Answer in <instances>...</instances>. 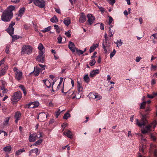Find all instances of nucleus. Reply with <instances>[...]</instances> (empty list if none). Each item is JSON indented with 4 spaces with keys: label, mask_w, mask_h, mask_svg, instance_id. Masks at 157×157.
Here are the masks:
<instances>
[{
    "label": "nucleus",
    "mask_w": 157,
    "mask_h": 157,
    "mask_svg": "<svg viewBox=\"0 0 157 157\" xmlns=\"http://www.w3.org/2000/svg\"><path fill=\"white\" fill-rule=\"evenodd\" d=\"M32 51V48L30 46L25 45L22 48L21 53V54H26L29 55L30 54Z\"/></svg>",
    "instance_id": "39448f33"
},
{
    "label": "nucleus",
    "mask_w": 157,
    "mask_h": 157,
    "mask_svg": "<svg viewBox=\"0 0 157 157\" xmlns=\"http://www.w3.org/2000/svg\"><path fill=\"white\" fill-rule=\"evenodd\" d=\"M78 91V93L82 91L83 87L82 85L78 82H77Z\"/></svg>",
    "instance_id": "a878e982"
},
{
    "label": "nucleus",
    "mask_w": 157,
    "mask_h": 157,
    "mask_svg": "<svg viewBox=\"0 0 157 157\" xmlns=\"http://www.w3.org/2000/svg\"><path fill=\"white\" fill-rule=\"evenodd\" d=\"M10 117H6L4 121L3 125L5 126H7L9 124V121L10 118Z\"/></svg>",
    "instance_id": "cd10ccee"
},
{
    "label": "nucleus",
    "mask_w": 157,
    "mask_h": 157,
    "mask_svg": "<svg viewBox=\"0 0 157 157\" xmlns=\"http://www.w3.org/2000/svg\"><path fill=\"white\" fill-rule=\"evenodd\" d=\"M31 150L32 152H33V153H37L38 151V149L37 148L33 149Z\"/></svg>",
    "instance_id": "3c124183"
},
{
    "label": "nucleus",
    "mask_w": 157,
    "mask_h": 157,
    "mask_svg": "<svg viewBox=\"0 0 157 157\" xmlns=\"http://www.w3.org/2000/svg\"><path fill=\"white\" fill-rule=\"evenodd\" d=\"M60 111L59 109L56 112H55L56 113V118H57L58 117V116L59 115L60 113Z\"/></svg>",
    "instance_id": "de8ad7c7"
},
{
    "label": "nucleus",
    "mask_w": 157,
    "mask_h": 157,
    "mask_svg": "<svg viewBox=\"0 0 157 157\" xmlns=\"http://www.w3.org/2000/svg\"><path fill=\"white\" fill-rule=\"evenodd\" d=\"M28 108H35L34 106L33 105V104L32 103V102L29 103L28 105Z\"/></svg>",
    "instance_id": "c03bdc74"
},
{
    "label": "nucleus",
    "mask_w": 157,
    "mask_h": 157,
    "mask_svg": "<svg viewBox=\"0 0 157 157\" xmlns=\"http://www.w3.org/2000/svg\"><path fill=\"white\" fill-rule=\"evenodd\" d=\"M71 31L69 30L67 32L65 33V34L69 38L71 36V34H70Z\"/></svg>",
    "instance_id": "a18cd8bd"
},
{
    "label": "nucleus",
    "mask_w": 157,
    "mask_h": 157,
    "mask_svg": "<svg viewBox=\"0 0 157 157\" xmlns=\"http://www.w3.org/2000/svg\"><path fill=\"white\" fill-rule=\"evenodd\" d=\"M34 3L39 7L42 8L45 6V1L44 0H33Z\"/></svg>",
    "instance_id": "0eeeda50"
},
{
    "label": "nucleus",
    "mask_w": 157,
    "mask_h": 157,
    "mask_svg": "<svg viewBox=\"0 0 157 157\" xmlns=\"http://www.w3.org/2000/svg\"><path fill=\"white\" fill-rule=\"evenodd\" d=\"M147 97L148 98L152 99L154 98V96H153L152 94H147Z\"/></svg>",
    "instance_id": "6e6d98bb"
},
{
    "label": "nucleus",
    "mask_w": 157,
    "mask_h": 157,
    "mask_svg": "<svg viewBox=\"0 0 157 157\" xmlns=\"http://www.w3.org/2000/svg\"><path fill=\"white\" fill-rule=\"evenodd\" d=\"M22 73L21 71H19L17 73H15V78L17 80L19 81L22 78Z\"/></svg>",
    "instance_id": "ddd939ff"
},
{
    "label": "nucleus",
    "mask_w": 157,
    "mask_h": 157,
    "mask_svg": "<svg viewBox=\"0 0 157 157\" xmlns=\"http://www.w3.org/2000/svg\"><path fill=\"white\" fill-rule=\"evenodd\" d=\"M2 90H3L2 93L3 94L6 93L8 91V90L6 88Z\"/></svg>",
    "instance_id": "774afa93"
},
{
    "label": "nucleus",
    "mask_w": 157,
    "mask_h": 157,
    "mask_svg": "<svg viewBox=\"0 0 157 157\" xmlns=\"http://www.w3.org/2000/svg\"><path fill=\"white\" fill-rule=\"evenodd\" d=\"M37 134L36 133L31 134L29 137V140L30 142H34L37 139Z\"/></svg>",
    "instance_id": "9d476101"
},
{
    "label": "nucleus",
    "mask_w": 157,
    "mask_h": 157,
    "mask_svg": "<svg viewBox=\"0 0 157 157\" xmlns=\"http://www.w3.org/2000/svg\"><path fill=\"white\" fill-rule=\"evenodd\" d=\"M54 27L55 29H56L57 33H60V29L58 25H54Z\"/></svg>",
    "instance_id": "f704fd0d"
},
{
    "label": "nucleus",
    "mask_w": 157,
    "mask_h": 157,
    "mask_svg": "<svg viewBox=\"0 0 157 157\" xmlns=\"http://www.w3.org/2000/svg\"><path fill=\"white\" fill-rule=\"evenodd\" d=\"M115 43L117 44V46L118 45L121 46L123 42L121 41V39H120L119 40H117L116 42H115Z\"/></svg>",
    "instance_id": "a19ab883"
},
{
    "label": "nucleus",
    "mask_w": 157,
    "mask_h": 157,
    "mask_svg": "<svg viewBox=\"0 0 157 157\" xmlns=\"http://www.w3.org/2000/svg\"><path fill=\"white\" fill-rule=\"evenodd\" d=\"M151 71H155L156 69V68L157 67V66L155 65H151Z\"/></svg>",
    "instance_id": "09e8293b"
},
{
    "label": "nucleus",
    "mask_w": 157,
    "mask_h": 157,
    "mask_svg": "<svg viewBox=\"0 0 157 157\" xmlns=\"http://www.w3.org/2000/svg\"><path fill=\"white\" fill-rule=\"evenodd\" d=\"M5 62V59L3 58L2 60L0 61V66L3 64H4Z\"/></svg>",
    "instance_id": "e2e57ef3"
},
{
    "label": "nucleus",
    "mask_w": 157,
    "mask_h": 157,
    "mask_svg": "<svg viewBox=\"0 0 157 157\" xmlns=\"http://www.w3.org/2000/svg\"><path fill=\"white\" fill-rule=\"evenodd\" d=\"M15 23L14 22H13V21H12L11 22V23H10L9 25V27H13V26L15 25Z\"/></svg>",
    "instance_id": "13d9d810"
},
{
    "label": "nucleus",
    "mask_w": 157,
    "mask_h": 157,
    "mask_svg": "<svg viewBox=\"0 0 157 157\" xmlns=\"http://www.w3.org/2000/svg\"><path fill=\"white\" fill-rule=\"evenodd\" d=\"M12 147L10 145L7 146L3 149V151L6 152H9L11 150Z\"/></svg>",
    "instance_id": "4be33fe9"
},
{
    "label": "nucleus",
    "mask_w": 157,
    "mask_h": 157,
    "mask_svg": "<svg viewBox=\"0 0 157 157\" xmlns=\"http://www.w3.org/2000/svg\"><path fill=\"white\" fill-rule=\"evenodd\" d=\"M98 45L97 44H94L90 47L89 50L90 52L91 53L93 52L95 49L98 47Z\"/></svg>",
    "instance_id": "5701e85b"
},
{
    "label": "nucleus",
    "mask_w": 157,
    "mask_h": 157,
    "mask_svg": "<svg viewBox=\"0 0 157 157\" xmlns=\"http://www.w3.org/2000/svg\"><path fill=\"white\" fill-rule=\"evenodd\" d=\"M139 150L140 151H141L142 153L144 152V147H143V146H142V147H141V146L139 148Z\"/></svg>",
    "instance_id": "052dcab7"
},
{
    "label": "nucleus",
    "mask_w": 157,
    "mask_h": 157,
    "mask_svg": "<svg viewBox=\"0 0 157 157\" xmlns=\"http://www.w3.org/2000/svg\"><path fill=\"white\" fill-rule=\"evenodd\" d=\"M146 104V101H143L141 104L140 106L141 109H144L145 108Z\"/></svg>",
    "instance_id": "58836bf2"
},
{
    "label": "nucleus",
    "mask_w": 157,
    "mask_h": 157,
    "mask_svg": "<svg viewBox=\"0 0 157 157\" xmlns=\"http://www.w3.org/2000/svg\"><path fill=\"white\" fill-rule=\"evenodd\" d=\"M71 20L69 17H66L64 19L63 23L66 26H68L71 23Z\"/></svg>",
    "instance_id": "6ab92c4d"
},
{
    "label": "nucleus",
    "mask_w": 157,
    "mask_h": 157,
    "mask_svg": "<svg viewBox=\"0 0 157 157\" xmlns=\"http://www.w3.org/2000/svg\"><path fill=\"white\" fill-rule=\"evenodd\" d=\"M75 45L74 43L71 42L69 41L68 47L70 50L73 52H75Z\"/></svg>",
    "instance_id": "f8f14e48"
},
{
    "label": "nucleus",
    "mask_w": 157,
    "mask_h": 157,
    "mask_svg": "<svg viewBox=\"0 0 157 157\" xmlns=\"http://www.w3.org/2000/svg\"><path fill=\"white\" fill-rule=\"evenodd\" d=\"M141 59V57L139 56H137L136 57V61L137 62H138L140 61V60Z\"/></svg>",
    "instance_id": "4d7b16f0"
},
{
    "label": "nucleus",
    "mask_w": 157,
    "mask_h": 157,
    "mask_svg": "<svg viewBox=\"0 0 157 157\" xmlns=\"http://www.w3.org/2000/svg\"><path fill=\"white\" fill-rule=\"evenodd\" d=\"M5 52L7 54H8L9 52V47L8 46L6 47L5 50Z\"/></svg>",
    "instance_id": "338daca9"
},
{
    "label": "nucleus",
    "mask_w": 157,
    "mask_h": 157,
    "mask_svg": "<svg viewBox=\"0 0 157 157\" xmlns=\"http://www.w3.org/2000/svg\"><path fill=\"white\" fill-rule=\"evenodd\" d=\"M40 117L41 118V121L45 120L47 118L48 115L45 113H41L39 114Z\"/></svg>",
    "instance_id": "4468645a"
},
{
    "label": "nucleus",
    "mask_w": 157,
    "mask_h": 157,
    "mask_svg": "<svg viewBox=\"0 0 157 157\" xmlns=\"http://www.w3.org/2000/svg\"><path fill=\"white\" fill-rule=\"evenodd\" d=\"M51 29V26H49L47 28L41 30V32L43 33H44L46 32H49Z\"/></svg>",
    "instance_id": "c756f323"
},
{
    "label": "nucleus",
    "mask_w": 157,
    "mask_h": 157,
    "mask_svg": "<svg viewBox=\"0 0 157 157\" xmlns=\"http://www.w3.org/2000/svg\"><path fill=\"white\" fill-rule=\"evenodd\" d=\"M44 48L43 45L42 44L40 43L39 44L38 47V48L39 50V55L36 58V61L41 63H43L45 60V56L43 55L44 52Z\"/></svg>",
    "instance_id": "7ed1b4c3"
},
{
    "label": "nucleus",
    "mask_w": 157,
    "mask_h": 157,
    "mask_svg": "<svg viewBox=\"0 0 157 157\" xmlns=\"http://www.w3.org/2000/svg\"><path fill=\"white\" fill-rule=\"evenodd\" d=\"M62 39V38L61 36L60 35H59V36L57 38L58 43H59V44L61 43Z\"/></svg>",
    "instance_id": "49530a36"
},
{
    "label": "nucleus",
    "mask_w": 157,
    "mask_h": 157,
    "mask_svg": "<svg viewBox=\"0 0 157 157\" xmlns=\"http://www.w3.org/2000/svg\"><path fill=\"white\" fill-rule=\"evenodd\" d=\"M68 125V124L67 123H64L62 124V127L63 128V130L64 129V128L66 127Z\"/></svg>",
    "instance_id": "603ef678"
},
{
    "label": "nucleus",
    "mask_w": 157,
    "mask_h": 157,
    "mask_svg": "<svg viewBox=\"0 0 157 157\" xmlns=\"http://www.w3.org/2000/svg\"><path fill=\"white\" fill-rule=\"evenodd\" d=\"M107 40H108V37H106V38L105 39V44L104 43H103L102 44V46L103 48L104 49V51H105V53H106L107 52V49H106V47H109V45L107 44Z\"/></svg>",
    "instance_id": "dca6fc26"
},
{
    "label": "nucleus",
    "mask_w": 157,
    "mask_h": 157,
    "mask_svg": "<svg viewBox=\"0 0 157 157\" xmlns=\"http://www.w3.org/2000/svg\"><path fill=\"white\" fill-rule=\"evenodd\" d=\"M88 96L90 99H96V101L99 100L102 98V96L100 94L94 92H90Z\"/></svg>",
    "instance_id": "423d86ee"
},
{
    "label": "nucleus",
    "mask_w": 157,
    "mask_h": 157,
    "mask_svg": "<svg viewBox=\"0 0 157 157\" xmlns=\"http://www.w3.org/2000/svg\"><path fill=\"white\" fill-rule=\"evenodd\" d=\"M45 85L48 88H50L51 86V84L50 81L48 80H43Z\"/></svg>",
    "instance_id": "393cba45"
},
{
    "label": "nucleus",
    "mask_w": 157,
    "mask_h": 157,
    "mask_svg": "<svg viewBox=\"0 0 157 157\" xmlns=\"http://www.w3.org/2000/svg\"><path fill=\"white\" fill-rule=\"evenodd\" d=\"M109 21L108 22V24L110 25V27H109V28L110 29V28H112L113 27V26L112 25H111V24L113 22V18L112 17H111V16H109Z\"/></svg>",
    "instance_id": "7c9ffc66"
},
{
    "label": "nucleus",
    "mask_w": 157,
    "mask_h": 157,
    "mask_svg": "<svg viewBox=\"0 0 157 157\" xmlns=\"http://www.w3.org/2000/svg\"><path fill=\"white\" fill-rule=\"evenodd\" d=\"M109 36L110 37H112L113 36V34H112L111 32V29H109Z\"/></svg>",
    "instance_id": "69168bd1"
},
{
    "label": "nucleus",
    "mask_w": 157,
    "mask_h": 157,
    "mask_svg": "<svg viewBox=\"0 0 157 157\" xmlns=\"http://www.w3.org/2000/svg\"><path fill=\"white\" fill-rule=\"evenodd\" d=\"M39 66L42 68L43 70H45L46 67V66L43 65L41 64H39Z\"/></svg>",
    "instance_id": "0e129e2a"
},
{
    "label": "nucleus",
    "mask_w": 157,
    "mask_h": 157,
    "mask_svg": "<svg viewBox=\"0 0 157 157\" xmlns=\"http://www.w3.org/2000/svg\"><path fill=\"white\" fill-rule=\"evenodd\" d=\"M14 29L13 27L10 28L9 27H8L6 31L11 36H12V35L14 33Z\"/></svg>",
    "instance_id": "a211bd4d"
},
{
    "label": "nucleus",
    "mask_w": 157,
    "mask_h": 157,
    "mask_svg": "<svg viewBox=\"0 0 157 157\" xmlns=\"http://www.w3.org/2000/svg\"><path fill=\"white\" fill-rule=\"evenodd\" d=\"M110 5H113L115 2V0H107Z\"/></svg>",
    "instance_id": "79ce46f5"
},
{
    "label": "nucleus",
    "mask_w": 157,
    "mask_h": 157,
    "mask_svg": "<svg viewBox=\"0 0 157 157\" xmlns=\"http://www.w3.org/2000/svg\"><path fill=\"white\" fill-rule=\"evenodd\" d=\"M25 150H24L23 149H20L16 151L15 154L17 155H19L21 154V153L23 152H25Z\"/></svg>",
    "instance_id": "2f4dec72"
},
{
    "label": "nucleus",
    "mask_w": 157,
    "mask_h": 157,
    "mask_svg": "<svg viewBox=\"0 0 157 157\" xmlns=\"http://www.w3.org/2000/svg\"><path fill=\"white\" fill-rule=\"evenodd\" d=\"M151 147L154 150V155L155 157H157V149L156 148V146L155 145L152 144L151 145Z\"/></svg>",
    "instance_id": "b1692460"
},
{
    "label": "nucleus",
    "mask_w": 157,
    "mask_h": 157,
    "mask_svg": "<svg viewBox=\"0 0 157 157\" xmlns=\"http://www.w3.org/2000/svg\"><path fill=\"white\" fill-rule=\"evenodd\" d=\"M32 103L33 104V105L34 106L35 108L38 107L39 105V102L37 101L33 102Z\"/></svg>",
    "instance_id": "37998d69"
},
{
    "label": "nucleus",
    "mask_w": 157,
    "mask_h": 157,
    "mask_svg": "<svg viewBox=\"0 0 157 157\" xmlns=\"http://www.w3.org/2000/svg\"><path fill=\"white\" fill-rule=\"evenodd\" d=\"M42 70L40 68L38 67H36V69L34 73V75L35 76H38L39 75L40 71Z\"/></svg>",
    "instance_id": "bb28decb"
},
{
    "label": "nucleus",
    "mask_w": 157,
    "mask_h": 157,
    "mask_svg": "<svg viewBox=\"0 0 157 157\" xmlns=\"http://www.w3.org/2000/svg\"><path fill=\"white\" fill-rule=\"evenodd\" d=\"M22 97V94L20 91L15 92L12 97L11 100L13 102H17Z\"/></svg>",
    "instance_id": "20e7f679"
},
{
    "label": "nucleus",
    "mask_w": 157,
    "mask_h": 157,
    "mask_svg": "<svg viewBox=\"0 0 157 157\" xmlns=\"http://www.w3.org/2000/svg\"><path fill=\"white\" fill-rule=\"evenodd\" d=\"M76 51L77 52L79 53L80 54H82L84 52H83V51L80 50H78V49L76 48Z\"/></svg>",
    "instance_id": "8fccbe9b"
},
{
    "label": "nucleus",
    "mask_w": 157,
    "mask_h": 157,
    "mask_svg": "<svg viewBox=\"0 0 157 157\" xmlns=\"http://www.w3.org/2000/svg\"><path fill=\"white\" fill-rule=\"evenodd\" d=\"M84 79L86 83H88L90 82V78L88 75H86L84 77Z\"/></svg>",
    "instance_id": "c9c22d12"
},
{
    "label": "nucleus",
    "mask_w": 157,
    "mask_h": 157,
    "mask_svg": "<svg viewBox=\"0 0 157 157\" xmlns=\"http://www.w3.org/2000/svg\"><path fill=\"white\" fill-rule=\"evenodd\" d=\"M43 141V140L42 139H40L39 140L37 141L34 144H33V145L37 146L40 144Z\"/></svg>",
    "instance_id": "473e14b6"
},
{
    "label": "nucleus",
    "mask_w": 157,
    "mask_h": 157,
    "mask_svg": "<svg viewBox=\"0 0 157 157\" xmlns=\"http://www.w3.org/2000/svg\"><path fill=\"white\" fill-rule=\"evenodd\" d=\"M55 10L58 13H60V10L59 8H55Z\"/></svg>",
    "instance_id": "680f3d73"
},
{
    "label": "nucleus",
    "mask_w": 157,
    "mask_h": 157,
    "mask_svg": "<svg viewBox=\"0 0 157 157\" xmlns=\"http://www.w3.org/2000/svg\"><path fill=\"white\" fill-rule=\"evenodd\" d=\"M21 116V114L20 111H18L15 113L14 117L16 119L15 122L16 123H17L18 121L20 120Z\"/></svg>",
    "instance_id": "1a4fd4ad"
},
{
    "label": "nucleus",
    "mask_w": 157,
    "mask_h": 157,
    "mask_svg": "<svg viewBox=\"0 0 157 157\" xmlns=\"http://www.w3.org/2000/svg\"><path fill=\"white\" fill-rule=\"evenodd\" d=\"M87 17L88 19L87 21L89 25H91L95 20V17L91 14H88L87 15Z\"/></svg>",
    "instance_id": "6e6552de"
},
{
    "label": "nucleus",
    "mask_w": 157,
    "mask_h": 157,
    "mask_svg": "<svg viewBox=\"0 0 157 157\" xmlns=\"http://www.w3.org/2000/svg\"><path fill=\"white\" fill-rule=\"evenodd\" d=\"M25 9V7H22L21 8L19 11V14L18 16L19 17H21L22 15L24 14Z\"/></svg>",
    "instance_id": "412c9836"
},
{
    "label": "nucleus",
    "mask_w": 157,
    "mask_h": 157,
    "mask_svg": "<svg viewBox=\"0 0 157 157\" xmlns=\"http://www.w3.org/2000/svg\"><path fill=\"white\" fill-rule=\"evenodd\" d=\"M86 17L84 14L82 13H81L79 19V21L81 23H83L86 21Z\"/></svg>",
    "instance_id": "2eb2a0df"
},
{
    "label": "nucleus",
    "mask_w": 157,
    "mask_h": 157,
    "mask_svg": "<svg viewBox=\"0 0 157 157\" xmlns=\"http://www.w3.org/2000/svg\"><path fill=\"white\" fill-rule=\"evenodd\" d=\"M70 114L68 113H67L64 114L63 116V118L64 119H67L68 118L70 117Z\"/></svg>",
    "instance_id": "72a5a7b5"
},
{
    "label": "nucleus",
    "mask_w": 157,
    "mask_h": 157,
    "mask_svg": "<svg viewBox=\"0 0 157 157\" xmlns=\"http://www.w3.org/2000/svg\"><path fill=\"white\" fill-rule=\"evenodd\" d=\"M19 87L23 91L25 90V87L23 85H20Z\"/></svg>",
    "instance_id": "5fc2aeb1"
},
{
    "label": "nucleus",
    "mask_w": 157,
    "mask_h": 157,
    "mask_svg": "<svg viewBox=\"0 0 157 157\" xmlns=\"http://www.w3.org/2000/svg\"><path fill=\"white\" fill-rule=\"evenodd\" d=\"M50 21L52 22L56 23L58 21V18L56 16L54 15L50 19Z\"/></svg>",
    "instance_id": "c85d7f7f"
},
{
    "label": "nucleus",
    "mask_w": 157,
    "mask_h": 157,
    "mask_svg": "<svg viewBox=\"0 0 157 157\" xmlns=\"http://www.w3.org/2000/svg\"><path fill=\"white\" fill-rule=\"evenodd\" d=\"M63 134L67 136L68 138L71 139L72 138L71 132L70 130H68L67 132H64Z\"/></svg>",
    "instance_id": "aec40b11"
},
{
    "label": "nucleus",
    "mask_w": 157,
    "mask_h": 157,
    "mask_svg": "<svg viewBox=\"0 0 157 157\" xmlns=\"http://www.w3.org/2000/svg\"><path fill=\"white\" fill-rule=\"evenodd\" d=\"M151 109L149 106H147L146 108L144 114L141 113V118L140 120L138 119L136 120V125L139 127L141 128L143 126V128L141 130L142 133L143 134L148 133L150 131L154 130L156 126L155 123H152L145 125L148 123L147 118L148 117L149 113L151 111Z\"/></svg>",
    "instance_id": "f257e3e1"
},
{
    "label": "nucleus",
    "mask_w": 157,
    "mask_h": 157,
    "mask_svg": "<svg viewBox=\"0 0 157 157\" xmlns=\"http://www.w3.org/2000/svg\"><path fill=\"white\" fill-rule=\"evenodd\" d=\"M99 72V71L98 69H96L95 70H93L92 72H90V77L92 78L94 77L96 74H98Z\"/></svg>",
    "instance_id": "f3484780"
},
{
    "label": "nucleus",
    "mask_w": 157,
    "mask_h": 157,
    "mask_svg": "<svg viewBox=\"0 0 157 157\" xmlns=\"http://www.w3.org/2000/svg\"><path fill=\"white\" fill-rule=\"evenodd\" d=\"M15 9V7L13 6H9L3 13L2 16V20L6 22L9 21L13 17L12 11Z\"/></svg>",
    "instance_id": "f03ea898"
},
{
    "label": "nucleus",
    "mask_w": 157,
    "mask_h": 157,
    "mask_svg": "<svg viewBox=\"0 0 157 157\" xmlns=\"http://www.w3.org/2000/svg\"><path fill=\"white\" fill-rule=\"evenodd\" d=\"M116 51L115 49H114L113 52L110 53V57L111 59H112V58L116 54Z\"/></svg>",
    "instance_id": "ea45409f"
},
{
    "label": "nucleus",
    "mask_w": 157,
    "mask_h": 157,
    "mask_svg": "<svg viewBox=\"0 0 157 157\" xmlns=\"http://www.w3.org/2000/svg\"><path fill=\"white\" fill-rule=\"evenodd\" d=\"M100 29L101 30H104V25L102 23H100Z\"/></svg>",
    "instance_id": "bf43d9fd"
},
{
    "label": "nucleus",
    "mask_w": 157,
    "mask_h": 157,
    "mask_svg": "<svg viewBox=\"0 0 157 157\" xmlns=\"http://www.w3.org/2000/svg\"><path fill=\"white\" fill-rule=\"evenodd\" d=\"M97 54V52H95L94 53L93 56H92L91 57V59H94V58L96 57V55Z\"/></svg>",
    "instance_id": "864d4df0"
},
{
    "label": "nucleus",
    "mask_w": 157,
    "mask_h": 157,
    "mask_svg": "<svg viewBox=\"0 0 157 157\" xmlns=\"http://www.w3.org/2000/svg\"><path fill=\"white\" fill-rule=\"evenodd\" d=\"M96 63V61L95 59H92L89 63V65L92 66L95 65Z\"/></svg>",
    "instance_id": "e433bc0d"
},
{
    "label": "nucleus",
    "mask_w": 157,
    "mask_h": 157,
    "mask_svg": "<svg viewBox=\"0 0 157 157\" xmlns=\"http://www.w3.org/2000/svg\"><path fill=\"white\" fill-rule=\"evenodd\" d=\"M8 68V66L7 65H6L1 68L0 70V76H2L5 75Z\"/></svg>",
    "instance_id": "9b49d317"
},
{
    "label": "nucleus",
    "mask_w": 157,
    "mask_h": 157,
    "mask_svg": "<svg viewBox=\"0 0 157 157\" xmlns=\"http://www.w3.org/2000/svg\"><path fill=\"white\" fill-rule=\"evenodd\" d=\"M12 38V40L13 41H14L17 39H18L20 38V36H17V35H12L11 36Z\"/></svg>",
    "instance_id": "4c0bfd02"
}]
</instances>
